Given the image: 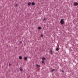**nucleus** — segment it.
<instances>
[{
  "label": "nucleus",
  "instance_id": "16",
  "mask_svg": "<svg viewBox=\"0 0 78 78\" xmlns=\"http://www.w3.org/2000/svg\"><path fill=\"white\" fill-rule=\"evenodd\" d=\"M15 6H16V7H17V4H16L15 5Z\"/></svg>",
  "mask_w": 78,
  "mask_h": 78
},
{
  "label": "nucleus",
  "instance_id": "15",
  "mask_svg": "<svg viewBox=\"0 0 78 78\" xmlns=\"http://www.w3.org/2000/svg\"><path fill=\"white\" fill-rule=\"evenodd\" d=\"M42 63H44V60H43L42 61Z\"/></svg>",
  "mask_w": 78,
  "mask_h": 78
},
{
  "label": "nucleus",
  "instance_id": "3",
  "mask_svg": "<svg viewBox=\"0 0 78 78\" xmlns=\"http://www.w3.org/2000/svg\"><path fill=\"white\" fill-rule=\"evenodd\" d=\"M50 52L51 55H52L53 54V51H52V50H50Z\"/></svg>",
  "mask_w": 78,
  "mask_h": 78
},
{
  "label": "nucleus",
  "instance_id": "5",
  "mask_svg": "<svg viewBox=\"0 0 78 78\" xmlns=\"http://www.w3.org/2000/svg\"><path fill=\"white\" fill-rule=\"evenodd\" d=\"M41 59L42 60H43V61H44V60H45V58L44 57H43Z\"/></svg>",
  "mask_w": 78,
  "mask_h": 78
},
{
  "label": "nucleus",
  "instance_id": "4",
  "mask_svg": "<svg viewBox=\"0 0 78 78\" xmlns=\"http://www.w3.org/2000/svg\"><path fill=\"white\" fill-rule=\"evenodd\" d=\"M27 57H25L24 58V59L25 61H27Z\"/></svg>",
  "mask_w": 78,
  "mask_h": 78
},
{
  "label": "nucleus",
  "instance_id": "6",
  "mask_svg": "<svg viewBox=\"0 0 78 78\" xmlns=\"http://www.w3.org/2000/svg\"><path fill=\"white\" fill-rule=\"evenodd\" d=\"M32 5H35V3H34V2H32Z\"/></svg>",
  "mask_w": 78,
  "mask_h": 78
},
{
  "label": "nucleus",
  "instance_id": "18",
  "mask_svg": "<svg viewBox=\"0 0 78 78\" xmlns=\"http://www.w3.org/2000/svg\"><path fill=\"white\" fill-rule=\"evenodd\" d=\"M22 41L20 42V43H22Z\"/></svg>",
  "mask_w": 78,
  "mask_h": 78
},
{
  "label": "nucleus",
  "instance_id": "8",
  "mask_svg": "<svg viewBox=\"0 0 78 78\" xmlns=\"http://www.w3.org/2000/svg\"><path fill=\"white\" fill-rule=\"evenodd\" d=\"M20 71H23V69H22V68H20Z\"/></svg>",
  "mask_w": 78,
  "mask_h": 78
},
{
  "label": "nucleus",
  "instance_id": "7",
  "mask_svg": "<svg viewBox=\"0 0 78 78\" xmlns=\"http://www.w3.org/2000/svg\"><path fill=\"white\" fill-rule=\"evenodd\" d=\"M31 2H29L28 3V5L29 6H30L31 5Z\"/></svg>",
  "mask_w": 78,
  "mask_h": 78
},
{
  "label": "nucleus",
  "instance_id": "19",
  "mask_svg": "<svg viewBox=\"0 0 78 78\" xmlns=\"http://www.w3.org/2000/svg\"><path fill=\"white\" fill-rule=\"evenodd\" d=\"M9 66H11V64H9Z\"/></svg>",
  "mask_w": 78,
  "mask_h": 78
},
{
  "label": "nucleus",
  "instance_id": "13",
  "mask_svg": "<svg viewBox=\"0 0 78 78\" xmlns=\"http://www.w3.org/2000/svg\"><path fill=\"white\" fill-rule=\"evenodd\" d=\"M54 71H55V69H52L51 70V72H54Z\"/></svg>",
  "mask_w": 78,
  "mask_h": 78
},
{
  "label": "nucleus",
  "instance_id": "17",
  "mask_svg": "<svg viewBox=\"0 0 78 78\" xmlns=\"http://www.w3.org/2000/svg\"><path fill=\"white\" fill-rule=\"evenodd\" d=\"M41 37H43V35H41Z\"/></svg>",
  "mask_w": 78,
  "mask_h": 78
},
{
  "label": "nucleus",
  "instance_id": "1",
  "mask_svg": "<svg viewBox=\"0 0 78 78\" xmlns=\"http://www.w3.org/2000/svg\"><path fill=\"white\" fill-rule=\"evenodd\" d=\"M60 23L62 25V24H64V19L61 20L60 21Z\"/></svg>",
  "mask_w": 78,
  "mask_h": 78
},
{
  "label": "nucleus",
  "instance_id": "12",
  "mask_svg": "<svg viewBox=\"0 0 78 78\" xmlns=\"http://www.w3.org/2000/svg\"><path fill=\"white\" fill-rule=\"evenodd\" d=\"M38 28L39 30H41V27H38Z\"/></svg>",
  "mask_w": 78,
  "mask_h": 78
},
{
  "label": "nucleus",
  "instance_id": "11",
  "mask_svg": "<svg viewBox=\"0 0 78 78\" xmlns=\"http://www.w3.org/2000/svg\"><path fill=\"white\" fill-rule=\"evenodd\" d=\"M36 66H37V67H39V66H40V65H39L37 64L36 65Z\"/></svg>",
  "mask_w": 78,
  "mask_h": 78
},
{
  "label": "nucleus",
  "instance_id": "20",
  "mask_svg": "<svg viewBox=\"0 0 78 78\" xmlns=\"http://www.w3.org/2000/svg\"><path fill=\"white\" fill-rule=\"evenodd\" d=\"M62 71V72H63V71Z\"/></svg>",
  "mask_w": 78,
  "mask_h": 78
},
{
  "label": "nucleus",
  "instance_id": "14",
  "mask_svg": "<svg viewBox=\"0 0 78 78\" xmlns=\"http://www.w3.org/2000/svg\"><path fill=\"white\" fill-rule=\"evenodd\" d=\"M47 20V18H45L44 19V20Z\"/></svg>",
  "mask_w": 78,
  "mask_h": 78
},
{
  "label": "nucleus",
  "instance_id": "2",
  "mask_svg": "<svg viewBox=\"0 0 78 78\" xmlns=\"http://www.w3.org/2000/svg\"><path fill=\"white\" fill-rule=\"evenodd\" d=\"M74 5L76 6H77V5H78V2H75L74 3Z\"/></svg>",
  "mask_w": 78,
  "mask_h": 78
},
{
  "label": "nucleus",
  "instance_id": "10",
  "mask_svg": "<svg viewBox=\"0 0 78 78\" xmlns=\"http://www.w3.org/2000/svg\"><path fill=\"white\" fill-rule=\"evenodd\" d=\"M56 50L57 51H59V49L58 48H56Z\"/></svg>",
  "mask_w": 78,
  "mask_h": 78
},
{
  "label": "nucleus",
  "instance_id": "9",
  "mask_svg": "<svg viewBox=\"0 0 78 78\" xmlns=\"http://www.w3.org/2000/svg\"><path fill=\"white\" fill-rule=\"evenodd\" d=\"M19 58L20 59H22V57L21 56H20L19 57Z\"/></svg>",
  "mask_w": 78,
  "mask_h": 78
}]
</instances>
